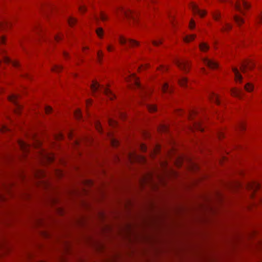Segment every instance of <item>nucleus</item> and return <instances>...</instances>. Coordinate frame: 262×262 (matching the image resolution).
Returning a JSON list of instances; mask_svg holds the SVG:
<instances>
[{"label":"nucleus","mask_w":262,"mask_h":262,"mask_svg":"<svg viewBox=\"0 0 262 262\" xmlns=\"http://www.w3.org/2000/svg\"><path fill=\"white\" fill-rule=\"evenodd\" d=\"M91 89L94 94L100 89L101 92H103L105 95L109 97L111 100H113L115 97L109 89L106 88L101 86V85L96 81H93V83L91 85Z\"/></svg>","instance_id":"nucleus-1"},{"label":"nucleus","mask_w":262,"mask_h":262,"mask_svg":"<svg viewBox=\"0 0 262 262\" xmlns=\"http://www.w3.org/2000/svg\"><path fill=\"white\" fill-rule=\"evenodd\" d=\"M239 127L241 129H244L245 128V126H244V124L243 123H241L239 125Z\"/></svg>","instance_id":"nucleus-47"},{"label":"nucleus","mask_w":262,"mask_h":262,"mask_svg":"<svg viewBox=\"0 0 262 262\" xmlns=\"http://www.w3.org/2000/svg\"><path fill=\"white\" fill-rule=\"evenodd\" d=\"M147 67V65H145L144 67V68L146 67Z\"/></svg>","instance_id":"nucleus-56"},{"label":"nucleus","mask_w":262,"mask_h":262,"mask_svg":"<svg viewBox=\"0 0 262 262\" xmlns=\"http://www.w3.org/2000/svg\"><path fill=\"white\" fill-rule=\"evenodd\" d=\"M232 29V26L229 23H225L223 28L221 29L222 31H227Z\"/></svg>","instance_id":"nucleus-24"},{"label":"nucleus","mask_w":262,"mask_h":262,"mask_svg":"<svg viewBox=\"0 0 262 262\" xmlns=\"http://www.w3.org/2000/svg\"><path fill=\"white\" fill-rule=\"evenodd\" d=\"M100 18L102 21H105V20H107V16L104 13H103L102 12H101L100 13Z\"/></svg>","instance_id":"nucleus-31"},{"label":"nucleus","mask_w":262,"mask_h":262,"mask_svg":"<svg viewBox=\"0 0 262 262\" xmlns=\"http://www.w3.org/2000/svg\"><path fill=\"white\" fill-rule=\"evenodd\" d=\"M254 67V64L250 61L243 62L241 66V69L243 73H246L247 70H251Z\"/></svg>","instance_id":"nucleus-8"},{"label":"nucleus","mask_w":262,"mask_h":262,"mask_svg":"<svg viewBox=\"0 0 262 262\" xmlns=\"http://www.w3.org/2000/svg\"><path fill=\"white\" fill-rule=\"evenodd\" d=\"M190 7L193 11V13L199 14L201 17H204L206 14V12L204 10H200L198 6L193 3H191L190 4Z\"/></svg>","instance_id":"nucleus-5"},{"label":"nucleus","mask_w":262,"mask_h":262,"mask_svg":"<svg viewBox=\"0 0 262 262\" xmlns=\"http://www.w3.org/2000/svg\"><path fill=\"white\" fill-rule=\"evenodd\" d=\"M62 138V136L61 135H59L58 137V139H61Z\"/></svg>","instance_id":"nucleus-50"},{"label":"nucleus","mask_w":262,"mask_h":262,"mask_svg":"<svg viewBox=\"0 0 262 262\" xmlns=\"http://www.w3.org/2000/svg\"><path fill=\"white\" fill-rule=\"evenodd\" d=\"M152 42L154 46H158L159 45L162 43V41L159 40V41H157L154 40L152 41Z\"/></svg>","instance_id":"nucleus-39"},{"label":"nucleus","mask_w":262,"mask_h":262,"mask_svg":"<svg viewBox=\"0 0 262 262\" xmlns=\"http://www.w3.org/2000/svg\"><path fill=\"white\" fill-rule=\"evenodd\" d=\"M247 187L252 190L253 193L260 187V184L256 181H252L247 184ZM251 195H253V193Z\"/></svg>","instance_id":"nucleus-7"},{"label":"nucleus","mask_w":262,"mask_h":262,"mask_svg":"<svg viewBox=\"0 0 262 262\" xmlns=\"http://www.w3.org/2000/svg\"><path fill=\"white\" fill-rule=\"evenodd\" d=\"M199 48L202 51L205 52L209 49V47L206 43L202 42L200 44Z\"/></svg>","instance_id":"nucleus-17"},{"label":"nucleus","mask_w":262,"mask_h":262,"mask_svg":"<svg viewBox=\"0 0 262 262\" xmlns=\"http://www.w3.org/2000/svg\"><path fill=\"white\" fill-rule=\"evenodd\" d=\"M244 88L246 91L250 92L253 90L254 86L252 83L248 82L245 84Z\"/></svg>","instance_id":"nucleus-18"},{"label":"nucleus","mask_w":262,"mask_h":262,"mask_svg":"<svg viewBox=\"0 0 262 262\" xmlns=\"http://www.w3.org/2000/svg\"><path fill=\"white\" fill-rule=\"evenodd\" d=\"M212 15L214 19L216 20H219L221 17V13L217 11L212 12Z\"/></svg>","instance_id":"nucleus-23"},{"label":"nucleus","mask_w":262,"mask_h":262,"mask_svg":"<svg viewBox=\"0 0 262 262\" xmlns=\"http://www.w3.org/2000/svg\"><path fill=\"white\" fill-rule=\"evenodd\" d=\"M96 128L99 132H101V126L100 124H97L96 125Z\"/></svg>","instance_id":"nucleus-45"},{"label":"nucleus","mask_w":262,"mask_h":262,"mask_svg":"<svg viewBox=\"0 0 262 262\" xmlns=\"http://www.w3.org/2000/svg\"><path fill=\"white\" fill-rule=\"evenodd\" d=\"M75 116L77 119H80V118L81 117V114L80 110H77L75 112Z\"/></svg>","instance_id":"nucleus-34"},{"label":"nucleus","mask_w":262,"mask_h":262,"mask_svg":"<svg viewBox=\"0 0 262 262\" xmlns=\"http://www.w3.org/2000/svg\"><path fill=\"white\" fill-rule=\"evenodd\" d=\"M233 18L236 23L239 26L244 23L243 19L237 15H235Z\"/></svg>","instance_id":"nucleus-22"},{"label":"nucleus","mask_w":262,"mask_h":262,"mask_svg":"<svg viewBox=\"0 0 262 262\" xmlns=\"http://www.w3.org/2000/svg\"><path fill=\"white\" fill-rule=\"evenodd\" d=\"M127 80H130L137 88H141L140 84L138 80V78L134 74H130L129 77L126 78Z\"/></svg>","instance_id":"nucleus-11"},{"label":"nucleus","mask_w":262,"mask_h":262,"mask_svg":"<svg viewBox=\"0 0 262 262\" xmlns=\"http://www.w3.org/2000/svg\"><path fill=\"white\" fill-rule=\"evenodd\" d=\"M256 22L257 24L262 23V13L259 14L256 17Z\"/></svg>","instance_id":"nucleus-33"},{"label":"nucleus","mask_w":262,"mask_h":262,"mask_svg":"<svg viewBox=\"0 0 262 262\" xmlns=\"http://www.w3.org/2000/svg\"><path fill=\"white\" fill-rule=\"evenodd\" d=\"M177 64L181 70L185 72H187L189 68V62L186 59L178 60Z\"/></svg>","instance_id":"nucleus-3"},{"label":"nucleus","mask_w":262,"mask_h":262,"mask_svg":"<svg viewBox=\"0 0 262 262\" xmlns=\"http://www.w3.org/2000/svg\"><path fill=\"white\" fill-rule=\"evenodd\" d=\"M97 56H98V58L99 61L101 62V61L102 60V57H103L102 52L101 51H99L97 53Z\"/></svg>","instance_id":"nucleus-35"},{"label":"nucleus","mask_w":262,"mask_h":262,"mask_svg":"<svg viewBox=\"0 0 262 262\" xmlns=\"http://www.w3.org/2000/svg\"><path fill=\"white\" fill-rule=\"evenodd\" d=\"M48 158H49V161H52V160H53V159H52V157H49Z\"/></svg>","instance_id":"nucleus-52"},{"label":"nucleus","mask_w":262,"mask_h":262,"mask_svg":"<svg viewBox=\"0 0 262 262\" xmlns=\"http://www.w3.org/2000/svg\"><path fill=\"white\" fill-rule=\"evenodd\" d=\"M193 126L196 129L201 131V132L203 131L204 129H203V127L202 126L201 124L200 123V122H194Z\"/></svg>","instance_id":"nucleus-25"},{"label":"nucleus","mask_w":262,"mask_h":262,"mask_svg":"<svg viewBox=\"0 0 262 262\" xmlns=\"http://www.w3.org/2000/svg\"><path fill=\"white\" fill-rule=\"evenodd\" d=\"M250 5L246 0H238L235 4V8L236 10L243 13V8L248 9Z\"/></svg>","instance_id":"nucleus-2"},{"label":"nucleus","mask_w":262,"mask_h":262,"mask_svg":"<svg viewBox=\"0 0 262 262\" xmlns=\"http://www.w3.org/2000/svg\"><path fill=\"white\" fill-rule=\"evenodd\" d=\"M64 55L65 57H66L67 56V54L66 53H64Z\"/></svg>","instance_id":"nucleus-54"},{"label":"nucleus","mask_w":262,"mask_h":262,"mask_svg":"<svg viewBox=\"0 0 262 262\" xmlns=\"http://www.w3.org/2000/svg\"><path fill=\"white\" fill-rule=\"evenodd\" d=\"M162 91L164 93L171 92V89L169 88L168 84L167 83H165L162 86Z\"/></svg>","instance_id":"nucleus-20"},{"label":"nucleus","mask_w":262,"mask_h":262,"mask_svg":"<svg viewBox=\"0 0 262 262\" xmlns=\"http://www.w3.org/2000/svg\"><path fill=\"white\" fill-rule=\"evenodd\" d=\"M9 100L13 103L15 105V112L16 113H19L20 110L21 109V106L19 104L17 101V96L16 95H12L9 97Z\"/></svg>","instance_id":"nucleus-4"},{"label":"nucleus","mask_w":262,"mask_h":262,"mask_svg":"<svg viewBox=\"0 0 262 262\" xmlns=\"http://www.w3.org/2000/svg\"><path fill=\"white\" fill-rule=\"evenodd\" d=\"M163 132H166L167 130V127L165 125H163L161 128Z\"/></svg>","instance_id":"nucleus-44"},{"label":"nucleus","mask_w":262,"mask_h":262,"mask_svg":"<svg viewBox=\"0 0 262 262\" xmlns=\"http://www.w3.org/2000/svg\"><path fill=\"white\" fill-rule=\"evenodd\" d=\"M90 103H91V102H90V101H87V102H86L87 105H88V104H90Z\"/></svg>","instance_id":"nucleus-53"},{"label":"nucleus","mask_w":262,"mask_h":262,"mask_svg":"<svg viewBox=\"0 0 262 262\" xmlns=\"http://www.w3.org/2000/svg\"><path fill=\"white\" fill-rule=\"evenodd\" d=\"M109 124H110V125H111L112 126H115L117 124V122L115 121H114V120L110 119L109 120Z\"/></svg>","instance_id":"nucleus-38"},{"label":"nucleus","mask_w":262,"mask_h":262,"mask_svg":"<svg viewBox=\"0 0 262 262\" xmlns=\"http://www.w3.org/2000/svg\"><path fill=\"white\" fill-rule=\"evenodd\" d=\"M189 27L191 29H193L195 27V22L193 19H191L190 21Z\"/></svg>","instance_id":"nucleus-36"},{"label":"nucleus","mask_w":262,"mask_h":262,"mask_svg":"<svg viewBox=\"0 0 262 262\" xmlns=\"http://www.w3.org/2000/svg\"><path fill=\"white\" fill-rule=\"evenodd\" d=\"M180 84L182 86H185L187 83V80L185 77H182L179 80Z\"/></svg>","instance_id":"nucleus-27"},{"label":"nucleus","mask_w":262,"mask_h":262,"mask_svg":"<svg viewBox=\"0 0 262 262\" xmlns=\"http://www.w3.org/2000/svg\"><path fill=\"white\" fill-rule=\"evenodd\" d=\"M107 50L108 51L111 52L112 50V47L111 46H108L107 47Z\"/></svg>","instance_id":"nucleus-48"},{"label":"nucleus","mask_w":262,"mask_h":262,"mask_svg":"<svg viewBox=\"0 0 262 262\" xmlns=\"http://www.w3.org/2000/svg\"><path fill=\"white\" fill-rule=\"evenodd\" d=\"M54 39L56 41H58V40H59L61 39V37L60 36H59V35H56V36H55Z\"/></svg>","instance_id":"nucleus-46"},{"label":"nucleus","mask_w":262,"mask_h":262,"mask_svg":"<svg viewBox=\"0 0 262 262\" xmlns=\"http://www.w3.org/2000/svg\"><path fill=\"white\" fill-rule=\"evenodd\" d=\"M95 17V20H96V21H97V20H98V19H99V18H98V16H95V17Z\"/></svg>","instance_id":"nucleus-51"},{"label":"nucleus","mask_w":262,"mask_h":262,"mask_svg":"<svg viewBox=\"0 0 262 262\" xmlns=\"http://www.w3.org/2000/svg\"><path fill=\"white\" fill-rule=\"evenodd\" d=\"M146 106L148 109L149 111H150V112H154L157 110V107L154 105L147 104Z\"/></svg>","instance_id":"nucleus-28"},{"label":"nucleus","mask_w":262,"mask_h":262,"mask_svg":"<svg viewBox=\"0 0 262 262\" xmlns=\"http://www.w3.org/2000/svg\"><path fill=\"white\" fill-rule=\"evenodd\" d=\"M18 145L22 150L27 152L29 150V145L27 143L23 141H19L18 142Z\"/></svg>","instance_id":"nucleus-14"},{"label":"nucleus","mask_w":262,"mask_h":262,"mask_svg":"<svg viewBox=\"0 0 262 262\" xmlns=\"http://www.w3.org/2000/svg\"><path fill=\"white\" fill-rule=\"evenodd\" d=\"M196 114V112L195 111H191V112L189 113V118L190 119H192L193 116L195 115Z\"/></svg>","instance_id":"nucleus-40"},{"label":"nucleus","mask_w":262,"mask_h":262,"mask_svg":"<svg viewBox=\"0 0 262 262\" xmlns=\"http://www.w3.org/2000/svg\"><path fill=\"white\" fill-rule=\"evenodd\" d=\"M52 108L49 106H47L45 107V111L47 114H49L52 112Z\"/></svg>","instance_id":"nucleus-37"},{"label":"nucleus","mask_w":262,"mask_h":262,"mask_svg":"<svg viewBox=\"0 0 262 262\" xmlns=\"http://www.w3.org/2000/svg\"><path fill=\"white\" fill-rule=\"evenodd\" d=\"M111 142H112V144H113V145L114 146H117V144H118V142H117V141H115V140H114V139H112V141H111Z\"/></svg>","instance_id":"nucleus-43"},{"label":"nucleus","mask_w":262,"mask_h":262,"mask_svg":"<svg viewBox=\"0 0 262 262\" xmlns=\"http://www.w3.org/2000/svg\"><path fill=\"white\" fill-rule=\"evenodd\" d=\"M62 69V67L58 65H56V66H55L53 68H52V70L53 71H55V72H58L59 71H60Z\"/></svg>","instance_id":"nucleus-30"},{"label":"nucleus","mask_w":262,"mask_h":262,"mask_svg":"<svg viewBox=\"0 0 262 262\" xmlns=\"http://www.w3.org/2000/svg\"><path fill=\"white\" fill-rule=\"evenodd\" d=\"M68 21L70 26H73L76 23L77 20L73 17H69L68 19Z\"/></svg>","instance_id":"nucleus-26"},{"label":"nucleus","mask_w":262,"mask_h":262,"mask_svg":"<svg viewBox=\"0 0 262 262\" xmlns=\"http://www.w3.org/2000/svg\"><path fill=\"white\" fill-rule=\"evenodd\" d=\"M3 60L6 63H11L14 67H17L19 66V63L17 61H11V59L6 56H3Z\"/></svg>","instance_id":"nucleus-15"},{"label":"nucleus","mask_w":262,"mask_h":262,"mask_svg":"<svg viewBox=\"0 0 262 262\" xmlns=\"http://www.w3.org/2000/svg\"><path fill=\"white\" fill-rule=\"evenodd\" d=\"M11 25V23L7 21L0 23V30L9 27Z\"/></svg>","instance_id":"nucleus-19"},{"label":"nucleus","mask_w":262,"mask_h":262,"mask_svg":"<svg viewBox=\"0 0 262 262\" xmlns=\"http://www.w3.org/2000/svg\"><path fill=\"white\" fill-rule=\"evenodd\" d=\"M121 12L124 15V16L128 19H132L134 21H136V18L132 11L130 10L125 9L124 8H121L120 9Z\"/></svg>","instance_id":"nucleus-6"},{"label":"nucleus","mask_w":262,"mask_h":262,"mask_svg":"<svg viewBox=\"0 0 262 262\" xmlns=\"http://www.w3.org/2000/svg\"><path fill=\"white\" fill-rule=\"evenodd\" d=\"M219 1H221V2H225V1H226V0H219Z\"/></svg>","instance_id":"nucleus-55"},{"label":"nucleus","mask_w":262,"mask_h":262,"mask_svg":"<svg viewBox=\"0 0 262 262\" xmlns=\"http://www.w3.org/2000/svg\"><path fill=\"white\" fill-rule=\"evenodd\" d=\"M196 36L195 35L192 34L190 35H187L186 37H184V40L186 42H188L191 40H193L195 38Z\"/></svg>","instance_id":"nucleus-21"},{"label":"nucleus","mask_w":262,"mask_h":262,"mask_svg":"<svg viewBox=\"0 0 262 262\" xmlns=\"http://www.w3.org/2000/svg\"><path fill=\"white\" fill-rule=\"evenodd\" d=\"M96 33L99 37H102L103 35V30L102 28H98L96 31Z\"/></svg>","instance_id":"nucleus-29"},{"label":"nucleus","mask_w":262,"mask_h":262,"mask_svg":"<svg viewBox=\"0 0 262 262\" xmlns=\"http://www.w3.org/2000/svg\"><path fill=\"white\" fill-rule=\"evenodd\" d=\"M203 61L205 65L211 69H215L218 67L217 63L216 62L209 59L207 58H204Z\"/></svg>","instance_id":"nucleus-10"},{"label":"nucleus","mask_w":262,"mask_h":262,"mask_svg":"<svg viewBox=\"0 0 262 262\" xmlns=\"http://www.w3.org/2000/svg\"><path fill=\"white\" fill-rule=\"evenodd\" d=\"M231 94L236 97L241 98L243 95V92L239 89L235 88L232 89L231 91Z\"/></svg>","instance_id":"nucleus-13"},{"label":"nucleus","mask_w":262,"mask_h":262,"mask_svg":"<svg viewBox=\"0 0 262 262\" xmlns=\"http://www.w3.org/2000/svg\"><path fill=\"white\" fill-rule=\"evenodd\" d=\"M79 10L81 13H83L86 11V7L84 4L80 5L79 6Z\"/></svg>","instance_id":"nucleus-32"},{"label":"nucleus","mask_w":262,"mask_h":262,"mask_svg":"<svg viewBox=\"0 0 262 262\" xmlns=\"http://www.w3.org/2000/svg\"><path fill=\"white\" fill-rule=\"evenodd\" d=\"M140 148H141V150L143 151H146V147L145 145L144 144H141L140 145Z\"/></svg>","instance_id":"nucleus-42"},{"label":"nucleus","mask_w":262,"mask_h":262,"mask_svg":"<svg viewBox=\"0 0 262 262\" xmlns=\"http://www.w3.org/2000/svg\"><path fill=\"white\" fill-rule=\"evenodd\" d=\"M9 130V129L7 128V127L5 126L3 128V132H5V131H7V130Z\"/></svg>","instance_id":"nucleus-49"},{"label":"nucleus","mask_w":262,"mask_h":262,"mask_svg":"<svg viewBox=\"0 0 262 262\" xmlns=\"http://www.w3.org/2000/svg\"><path fill=\"white\" fill-rule=\"evenodd\" d=\"M127 41V39L123 37L122 36H120L119 37V42L122 45H124L126 43V41ZM129 42V44L130 46H138L139 43L133 39H129L128 40Z\"/></svg>","instance_id":"nucleus-9"},{"label":"nucleus","mask_w":262,"mask_h":262,"mask_svg":"<svg viewBox=\"0 0 262 262\" xmlns=\"http://www.w3.org/2000/svg\"><path fill=\"white\" fill-rule=\"evenodd\" d=\"M209 97H210V100L216 103V104H219V100L218 96L216 95L215 94H214V93L210 94Z\"/></svg>","instance_id":"nucleus-16"},{"label":"nucleus","mask_w":262,"mask_h":262,"mask_svg":"<svg viewBox=\"0 0 262 262\" xmlns=\"http://www.w3.org/2000/svg\"><path fill=\"white\" fill-rule=\"evenodd\" d=\"M5 38L4 36H0V44L5 43Z\"/></svg>","instance_id":"nucleus-41"},{"label":"nucleus","mask_w":262,"mask_h":262,"mask_svg":"<svg viewBox=\"0 0 262 262\" xmlns=\"http://www.w3.org/2000/svg\"><path fill=\"white\" fill-rule=\"evenodd\" d=\"M232 71L234 72V76H235V80L236 82H241L242 81V76L239 73L238 70L236 68H233Z\"/></svg>","instance_id":"nucleus-12"}]
</instances>
